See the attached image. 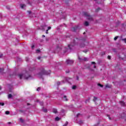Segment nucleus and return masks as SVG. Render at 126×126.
<instances>
[{"instance_id": "16", "label": "nucleus", "mask_w": 126, "mask_h": 126, "mask_svg": "<svg viewBox=\"0 0 126 126\" xmlns=\"http://www.w3.org/2000/svg\"><path fill=\"white\" fill-rule=\"evenodd\" d=\"M53 112L54 114H57V113H58V111L56 109H53Z\"/></svg>"}, {"instance_id": "27", "label": "nucleus", "mask_w": 126, "mask_h": 126, "mask_svg": "<svg viewBox=\"0 0 126 126\" xmlns=\"http://www.w3.org/2000/svg\"><path fill=\"white\" fill-rule=\"evenodd\" d=\"M57 49L58 50L61 51V50H62V48H60V47H59V46H57Z\"/></svg>"}, {"instance_id": "32", "label": "nucleus", "mask_w": 126, "mask_h": 126, "mask_svg": "<svg viewBox=\"0 0 126 126\" xmlns=\"http://www.w3.org/2000/svg\"><path fill=\"white\" fill-rule=\"evenodd\" d=\"M61 85V82H57V85L58 86H59V85Z\"/></svg>"}, {"instance_id": "59", "label": "nucleus", "mask_w": 126, "mask_h": 126, "mask_svg": "<svg viewBox=\"0 0 126 126\" xmlns=\"http://www.w3.org/2000/svg\"><path fill=\"white\" fill-rule=\"evenodd\" d=\"M42 37H45V35H42Z\"/></svg>"}, {"instance_id": "24", "label": "nucleus", "mask_w": 126, "mask_h": 126, "mask_svg": "<svg viewBox=\"0 0 126 126\" xmlns=\"http://www.w3.org/2000/svg\"><path fill=\"white\" fill-rule=\"evenodd\" d=\"M20 122H21V123H24V120H23V119H22V118H20Z\"/></svg>"}, {"instance_id": "38", "label": "nucleus", "mask_w": 126, "mask_h": 126, "mask_svg": "<svg viewBox=\"0 0 126 126\" xmlns=\"http://www.w3.org/2000/svg\"><path fill=\"white\" fill-rule=\"evenodd\" d=\"M92 64H96V63L93 62H92Z\"/></svg>"}, {"instance_id": "31", "label": "nucleus", "mask_w": 126, "mask_h": 126, "mask_svg": "<svg viewBox=\"0 0 126 126\" xmlns=\"http://www.w3.org/2000/svg\"><path fill=\"white\" fill-rule=\"evenodd\" d=\"M76 88V86H73L72 87V89H75Z\"/></svg>"}, {"instance_id": "1", "label": "nucleus", "mask_w": 126, "mask_h": 126, "mask_svg": "<svg viewBox=\"0 0 126 126\" xmlns=\"http://www.w3.org/2000/svg\"><path fill=\"white\" fill-rule=\"evenodd\" d=\"M79 41V39H78V38H76L75 39H74L73 40V42L71 43L70 44L68 45V47L69 48V49L70 50H71V48H72V47L75 46V45H76V44H77V43H78Z\"/></svg>"}, {"instance_id": "5", "label": "nucleus", "mask_w": 126, "mask_h": 126, "mask_svg": "<svg viewBox=\"0 0 126 126\" xmlns=\"http://www.w3.org/2000/svg\"><path fill=\"white\" fill-rule=\"evenodd\" d=\"M78 29V27H75L71 29V30L73 32H76V30Z\"/></svg>"}, {"instance_id": "7", "label": "nucleus", "mask_w": 126, "mask_h": 126, "mask_svg": "<svg viewBox=\"0 0 126 126\" xmlns=\"http://www.w3.org/2000/svg\"><path fill=\"white\" fill-rule=\"evenodd\" d=\"M83 14L84 16H86L87 17H88L90 15V14H89L87 12H84Z\"/></svg>"}, {"instance_id": "23", "label": "nucleus", "mask_w": 126, "mask_h": 126, "mask_svg": "<svg viewBox=\"0 0 126 126\" xmlns=\"http://www.w3.org/2000/svg\"><path fill=\"white\" fill-rule=\"evenodd\" d=\"M94 99H93V101H94V102H96V101H97V97H94Z\"/></svg>"}, {"instance_id": "63", "label": "nucleus", "mask_w": 126, "mask_h": 126, "mask_svg": "<svg viewBox=\"0 0 126 126\" xmlns=\"http://www.w3.org/2000/svg\"><path fill=\"white\" fill-rule=\"evenodd\" d=\"M83 34H85V32H84Z\"/></svg>"}, {"instance_id": "9", "label": "nucleus", "mask_w": 126, "mask_h": 126, "mask_svg": "<svg viewBox=\"0 0 126 126\" xmlns=\"http://www.w3.org/2000/svg\"><path fill=\"white\" fill-rule=\"evenodd\" d=\"M78 59L79 60V61H84L85 62L88 61V60L87 58H85L84 59H82L80 58V57H79Z\"/></svg>"}, {"instance_id": "6", "label": "nucleus", "mask_w": 126, "mask_h": 126, "mask_svg": "<svg viewBox=\"0 0 126 126\" xmlns=\"http://www.w3.org/2000/svg\"><path fill=\"white\" fill-rule=\"evenodd\" d=\"M87 20H90V21H93V18L92 16H90V15L87 17Z\"/></svg>"}, {"instance_id": "54", "label": "nucleus", "mask_w": 126, "mask_h": 126, "mask_svg": "<svg viewBox=\"0 0 126 126\" xmlns=\"http://www.w3.org/2000/svg\"><path fill=\"white\" fill-rule=\"evenodd\" d=\"M42 31H45V29H42Z\"/></svg>"}, {"instance_id": "34", "label": "nucleus", "mask_w": 126, "mask_h": 126, "mask_svg": "<svg viewBox=\"0 0 126 126\" xmlns=\"http://www.w3.org/2000/svg\"><path fill=\"white\" fill-rule=\"evenodd\" d=\"M19 111L20 112V113H24V111L22 110H20Z\"/></svg>"}, {"instance_id": "4", "label": "nucleus", "mask_w": 126, "mask_h": 126, "mask_svg": "<svg viewBox=\"0 0 126 126\" xmlns=\"http://www.w3.org/2000/svg\"><path fill=\"white\" fill-rule=\"evenodd\" d=\"M85 39H84L83 40V42L80 45V47L81 48H84V47H85Z\"/></svg>"}, {"instance_id": "14", "label": "nucleus", "mask_w": 126, "mask_h": 126, "mask_svg": "<svg viewBox=\"0 0 126 126\" xmlns=\"http://www.w3.org/2000/svg\"><path fill=\"white\" fill-rule=\"evenodd\" d=\"M60 120H61V118H59V117H57L56 118H55V121L56 122H59Z\"/></svg>"}, {"instance_id": "41", "label": "nucleus", "mask_w": 126, "mask_h": 126, "mask_svg": "<svg viewBox=\"0 0 126 126\" xmlns=\"http://www.w3.org/2000/svg\"><path fill=\"white\" fill-rule=\"evenodd\" d=\"M51 28H52V27H48L47 30H50L51 29Z\"/></svg>"}, {"instance_id": "15", "label": "nucleus", "mask_w": 126, "mask_h": 126, "mask_svg": "<svg viewBox=\"0 0 126 126\" xmlns=\"http://www.w3.org/2000/svg\"><path fill=\"white\" fill-rule=\"evenodd\" d=\"M64 101H68L67 98L66 97V95H64L63 96Z\"/></svg>"}, {"instance_id": "60", "label": "nucleus", "mask_w": 126, "mask_h": 126, "mask_svg": "<svg viewBox=\"0 0 126 126\" xmlns=\"http://www.w3.org/2000/svg\"><path fill=\"white\" fill-rule=\"evenodd\" d=\"M36 102H39V100H36Z\"/></svg>"}, {"instance_id": "19", "label": "nucleus", "mask_w": 126, "mask_h": 126, "mask_svg": "<svg viewBox=\"0 0 126 126\" xmlns=\"http://www.w3.org/2000/svg\"><path fill=\"white\" fill-rule=\"evenodd\" d=\"M8 99H10V98H12V94H9L8 95Z\"/></svg>"}, {"instance_id": "8", "label": "nucleus", "mask_w": 126, "mask_h": 126, "mask_svg": "<svg viewBox=\"0 0 126 126\" xmlns=\"http://www.w3.org/2000/svg\"><path fill=\"white\" fill-rule=\"evenodd\" d=\"M23 76H24V74H19L18 75V77H19L20 79H22V77H23Z\"/></svg>"}, {"instance_id": "36", "label": "nucleus", "mask_w": 126, "mask_h": 126, "mask_svg": "<svg viewBox=\"0 0 126 126\" xmlns=\"http://www.w3.org/2000/svg\"><path fill=\"white\" fill-rule=\"evenodd\" d=\"M107 58L108 60H111V56H108Z\"/></svg>"}, {"instance_id": "30", "label": "nucleus", "mask_w": 126, "mask_h": 126, "mask_svg": "<svg viewBox=\"0 0 126 126\" xmlns=\"http://www.w3.org/2000/svg\"><path fill=\"white\" fill-rule=\"evenodd\" d=\"M41 90V87H38L37 88V89H36L37 91H40Z\"/></svg>"}, {"instance_id": "13", "label": "nucleus", "mask_w": 126, "mask_h": 126, "mask_svg": "<svg viewBox=\"0 0 126 126\" xmlns=\"http://www.w3.org/2000/svg\"><path fill=\"white\" fill-rule=\"evenodd\" d=\"M20 5L21 8H24V7L26 6V5H25V4H21Z\"/></svg>"}, {"instance_id": "29", "label": "nucleus", "mask_w": 126, "mask_h": 126, "mask_svg": "<svg viewBox=\"0 0 126 126\" xmlns=\"http://www.w3.org/2000/svg\"><path fill=\"white\" fill-rule=\"evenodd\" d=\"M2 71H3V68H0V72H2Z\"/></svg>"}, {"instance_id": "40", "label": "nucleus", "mask_w": 126, "mask_h": 126, "mask_svg": "<svg viewBox=\"0 0 126 126\" xmlns=\"http://www.w3.org/2000/svg\"><path fill=\"white\" fill-rule=\"evenodd\" d=\"M80 114H79V113H78V114H77V116H76V117H77V118H78V117H79V116H80Z\"/></svg>"}, {"instance_id": "47", "label": "nucleus", "mask_w": 126, "mask_h": 126, "mask_svg": "<svg viewBox=\"0 0 126 126\" xmlns=\"http://www.w3.org/2000/svg\"><path fill=\"white\" fill-rule=\"evenodd\" d=\"M105 87H106V88H108V87H109V85H105Z\"/></svg>"}, {"instance_id": "2", "label": "nucleus", "mask_w": 126, "mask_h": 126, "mask_svg": "<svg viewBox=\"0 0 126 126\" xmlns=\"http://www.w3.org/2000/svg\"><path fill=\"white\" fill-rule=\"evenodd\" d=\"M50 73H51L50 70L48 71H46L44 69H42L41 72L38 73V75H39V76H40V77H42V76H43V75H49V74H50Z\"/></svg>"}, {"instance_id": "21", "label": "nucleus", "mask_w": 126, "mask_h": 126, "mask_svg": "<svg viewBox=\"0 0 126 126\" xmlns=\"http://www.w3.org/2000/svg\"><path fill=\"white\" fill-rule=\"evenodd\" d=\"M97 86H99V87H101V88H102V87H103L104 86H103V85H101L100 83L97 84Z\"/></svg>"}, {"instance_id": "51", "label": "nucleus", "mask_w": 126, "mask_h": 126, "mask_svg": "<svg viewBox=\"0 0 126 126\" xmlns=\"http://www.w3.org/2000/svg\"><path fill=\"white\" fill-rule=\"evenodd\" d=\"M94 68H96V65H94Z\"/></svg>"}, {"instance_id": "55", "label": "nucleus", "mask_w": 126, "mask_h": 126, "mask_svg": "<svg viewBox=\"0 0 126 126\" xmlns=\"http://www.w3.org/2000/svg\"><path fill=\"white\" fill-rule=\"evenodd\" d=\"M43 102L40 103V105H43Z\"/></svg>"}, {"instance_id": "37", "label": "nucleus", "mask_w": 126, "mask_h": 126, "mask_svg": "<svg viewBox=\"0 0 126 126\" xmlns=\"http://www.w3.org/2000/svg\"><path fill=\"white\" fill-rule=\"evenodd\" d=\"M68 123L67 122H66L65 124L63 126H67Z\"/></svg>"}, {"instance_id": "18", "label": "nucleus", "mask_w": 126, "mask_h": 126, "mask_svg": "<svg viewBox=\"0 0 126 126\" xmlns=\"http://www.w3.org/2000/svg\"><path fill=\"white\" fill-rule=\"evenodd\" d=\"M30 77H31V76L30 75H28V76H25V79H28Z\"/></svg>"}, {"instance_id": "57", "label": "nucleus", "mask_w": 126, "mask_h": 126, "mask_svg": "<svg viewBox=\"0 0 126 126\" xmlns=\"http://www.w3.org/2000/svg\"><path fill=\"white\" fill-rule=\"evenodd\" d=\"M0 90H1V87L0 86Z\"/></svg>"}, {"instance_id": "17", "label": "nucleus", "mask_w": 126, "mask_h": 126, "mask_svg": "<svg viewBox=\"0 0 126 126\" xmlns=\"http://www.w3.org/2000/svg\"><path fill=\"white\" fill-rule=\"evenodd\" d=\"M42 111L44 112V113H47L48 112V110H47V109H44V108H42Z\"/></svg>"}, {"instance_id": "26", "label": "nucleus", "mask_w": 126, "mask_h": 126, "mask_svg": "<svg viewBox=\"0 0 126 126\" xmlns=\"http://www.w3.org/2000/svg\"><path fill=\"white\" fill-rule=\"evenodd\" d=\"M9 111H6L5 112V115H9Z\"/></svg>"}, {"instance_id": "3", "label": "nucleus", "mask_w": 126, "mask_h": 126, "mask_svg": "<svg viewBox=\"0 0 126 126\" xmlns=\"http://www.w3.org/2000/svg\"><path fill=\"white\" fill-rule=\"evenodd\" d=\"M66 63L67 64H71L74 63V61L73 60H67L66 61Z\"/></svg>"}, {"instance_id": "10", "label": "nucleus", "mask_w": 126, "mask_h": 126, "mask_svg": "<svg viewBox=\"0 0 126 126\" xmlns=\"http://www.w3.org/2000/svg\"><path fill=\"white\" fill-rule=\"evenodd\" d=\"M120 104L121 106H125L126 105V103L124 101H120Z\"/></svg>"}, {"instance_id": "52", "label": "nucleus", "mask_w": 126, "mask_h": 126, "mask_svg": "<svg viewBox=\"0 0 126 126\" xmlns=\"http://www.w3.org/2000/svg\"><path fill=\"white\" fill-rule=\"evenodd\" d=\"M66 73H69V71H66Z\"/></svg>"}, {"instance_id": "61", "label": "nucleus", "mask_w": 126, "mask_h": 126, "mask_svg": "<svg viewBox=\"0 0 126 126\" xmlns=\"http://www.w3.org/2000/svg\"><path fill=\"white\" fill-rule=\"evenodd\" d=\"M94 0V1H97V0Z\"/></svg>"}, {"instance_id": "20", "label": "nucleus", "mask_w": 126, "mask_h": 126, "mask_svg": "<svg viewBox=\"0 0 126 126\" xmlns=\"http://www.w3.org/2000/svg\"><path fill=\"white\" fill-rule=\"evenodd\" d=\"M101 9L100 8V7L97 8L96 10H95V12H98L99 10H100Z\"/></svg>"}, {"instance_id": "44", "label": "nucleus", "mask_w": 126, "mask_h": 126, "mask_svg": "<svg viewBox=\"0 0 126 126\" xmlns=\"http://www.w3.org/2000/svg\"><path fill=\"white\" fill-rule=\"evenodd\" d=\"M36 52H37V53H39L40 50H39V49L36 50Z\"/></svg>"}, {"instance_id": "35", "label": "nucleus", "mask_w": 126, "mask_h": 126, "mask_svg": "<svg viewBox=\"0 0 126 126\" xmlns=\"http://www.w3.org/2000/svg\"><path fill=\"white\" fill-rule=\"evenodd\" d=\"M83 52L84 53H87V52H88V50H84Z\"/></svg>"}, {"instance_id": "56", "label": "nucleus", "mask_w": 126, "mask_h": 126, "mask_svg": "<svg viewBox=\"0 0 126 126\" xmlns=\"http://www.w3.org/2000/svg\"><path fill=\"white\" fill-rule=\"evenodd\" d=\"M109 119L110 120H111V117H109Z\"/></svg>"}, {"instance_id": "45", "label": "nucleus", "mask_w": 126, "mask_h": 126, "mask_svg": "<svg viewBox=\"0 0 126 126\" xmlns=\"http://www.w3.org/2000/svg\"><path fill=\"white\" fill-rule=\"evenodd\" d=\"M87 102H89V99H87V100L86 101V104L87 103Z\"/></svg>"}, {"instance_id": "11", "label": "nucleus", "mask_w": 126, "mask_h": 126, "mask_svg": "<svg viewBox=\"0 0 126 126\" xmlns=\"http://www.w3.org/2000/svg\"><path fill=\"white\" fill-rule=\"evenodd\" d=\"M121 117L122 119H124V118L126 117V114L125 113H122V114L121 115Z\"/></svg>"}, {"instance_id": "33", "label": "nucleus", "mask_w": 126, "mask_h": 126, "mask_svg": "<svg viewBox=\"0 0 126 126\" xmlns=\"http://www.w3.org/2000/svg\"><path fill=\"white\" fill-rule=\"evenodd\" d=\"M122 41H124V42H125V43H126V38L122 39Z\"/></svg>"}, {"instance_id": "50", "label": "nucleus", "mask_w": 126, "mask_h": 126, "mask_svg": "<svg viewBox=\"0 0 126 126\" xmlns=\"http://www.w3.org/2000/svg\"><path fill=\"white\" fill-rule=\"evenodd\" d=\"M38 60H40V59H41V57H38Z\"/></svg>"}, {"instance_id": "62", "label": "nucleus", "mask_w": 126, "mask_h": 126, "mask_svg": "<svg viewBox=\"0 0 126 126\" xmlns=\"http://www.w3.org/2000/svg\"><path fill=\"white\" fill-rule=\"evenodd\" d=\"M80 123H82V121H80Z\"/></svg>"}, {"instance_id": "12", "label": "nucleus", "mask_w": 126, "mask_h": 126, "mask_svg": "<svg viewBox=\"0 0 126 126\" xmlns=\"http://www.w3.org/2000/svg\"><path fill=\"white\" fill-rule=\"evenodd\" d=\"M85 26H89V23L87 21H86L84 23Z\"/></svg>"}, {"instance_id": "46", "label": "nucleus", "mask_w": 126, "mask_h": 126, "mask_svg": "<svg viewBox=\"0 0 126 126\" xmlns=\"http://www.w3.org/2000/svg\"><path fill=\"white\" fill-rule=\"evenodd\" d=\"M2 56H3L2 54H0V58H2Z\"/></svg>"}, {"instance_id": "53", "label": "nucleus", "mask_w": 126, "mask_h": 126, "mask_svg": "<svg viewBox=\"0 0 126 126\" xmlns=\"http://www.w3.org/2000/svg\"><path fill=\"white\" fill-rule=\"evenodd\" d=\"M8 125H10V124H11V122H8Z\"/></svg>"}, {"instance_id": "42", "label": "nucleus", "mask_w": 126, "mask_h": 126, "mask_svg": "<svg viewBox=\"0 0 126 126\" xmlns=\"http://www.w3.org/2000/svg\"><path fill=\"white\" fill-rule=\"evenodd\" d=\"M49 31V30H47L46 31V34H48V32Z\"/></svg>"}, {"instance_id": "43", "label": "nucleus", "mask_w": 126, "mask_h": 126, "mask_svg": "<svg viewBox=\"0 0 126 126\" xmlns=\"http://www.w3.org/2000/svg\"><path fill=\"white\" fill-rule=\"evenodd\" d=\"M28 12L29 14H31V11H28Z\"/></svg>"}, {"instance_id": "39", "label": "nucleus", "mask_w": 126, "mask_h": 126, "mask_svg": "<svg viewBox=\"0 0 126 126\" xmlns=\"http://www.w3.org/2000/svg\"><path fill=\"white\" fill-rule=\"evenodd\" d=\"M34 48H35V45H33L32 46V49H34Z\"/></svg>"}, {"instance_id": "28", "label": "nucleus", "mask_w": 126, "mask_h": 126, "mask_svg": "<svg viewBox=\"0 0 126 126\" xmlns=\"http://www.w3.org/2000/svg\"><path fill=\"white\" fill-rule=\"evenodd\" d=\"M4 106V103L3 102H0V106Z\"/></svg>"}, {"instance_id": "58", "label": "nucleus", "mask_w": 126, "mask_h": 126, "mask_svg": "<svg viewBox=\"0 0 126 126\" xmlns=\"http://www.w3.org/2000/svg\"><path fill=\"white\" fill-rule=\"evenodd\" d=\"M27 105H28V106H29V105H30V103H27Z\"/></svg>"}, {"instance_id": "48", "label": "nucleus", "mask_w": 126, "mask_h": 126, "mask_svg": "<svg viewBox=\"0 0 126 126\" xmlns=\"http://www.w3.org/2000/svg\"><path fill=\"white\" fill-rule=\"evenodd\" d=\"M77 80H79V77L78 76H77Z\"/></svg>"}, {"instance_id": "22", "label": "nucleus", "mask_w": 126, "mask_h": 126, "mask_svg": "<svg viewBox=\"0 0 126 126\" xmlns=\"http://www.w3.org/2000/svg\"><path fill=\"white\" fill-rule=\"evenodd\" d=\"M65 81H67L66 78L64 77V80L63 81V83H64V82H65Z\"/></svg>"}, {"instance_id": "25", "label": "nucleus", "mask_w": 126, "mask_h": 126, "mask_svg": "<svg viewBox=\"0 0 126 126\" xmlns=\"http://www.w3.org/2000/svg\"><path fill=\"white\" fill-rule=\"evenodd\" d=\"M118 38H119V36H117L114 38V41H117L118 40Z\"/></svg>"}, {"instance_id": "49", "label": "nucleus", "mask_w": 126, "mask_h": 126, "mask_svg": "<svg viewBox=\"0 0 126 126\" xmlns=\"http://www.w3.org/2000/svg\"><path fill=\"white\" fill-rule=\"evenodd\" d=\"M26 60L27 62H28L29 58H26Z\"/></svg>"}]
</instances>
